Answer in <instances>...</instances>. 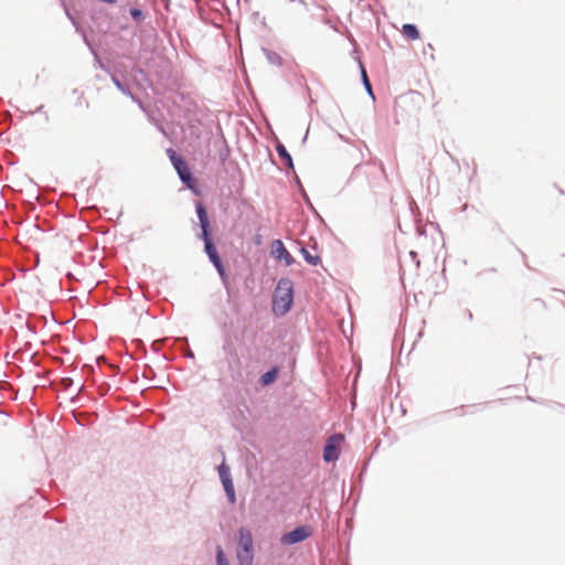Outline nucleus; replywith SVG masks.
Instances as JSON below:
<instances>
[{
    "label": "nucleus",
    "instance_id": "obj_12",
    "mask_svg": "<svg viewBox=\"0 0 565 565\" xmlns=\"http://www.w3.org/2000/svg\"><path fill=\"white\" fill-rule=\"evenodd\" d=\"M276 150L280 157V159L285 162V164L288 167V168H292L294 167V163H292V159H291V156L288 153V151L286 150L285 146L281 145V143H278L276 146Z\"/></svg>",
    "mask_w": 565,
    "mask_h": 565
},
{
    "label": "nucleus",
    "instance_id": "obj_2",
    "mask_svg": "<svg viewBox=\"0 0 565 565\" xmlns=\"http://www.w3.org/2000/svg\"><path fill=\"white\" fill-rule=\"evenodd\" d=\"M238 537V551H237V561L239 565H252L254 555H253V537L252 533L247 529H241Z\"/></svg>",
    "mask_w": 565,
    "mask_h": 565
},
{
    "label": "nucleus",
    "instance_id": "obj_9",
    "mask_svg": "<svg viewBox=\"0 0 565 565\" xmlns=\"http://www.w3.org/2000/svg\"><path fill=\"white\" fill-rule=\"evenodd\" d=\"M205 253L207 254L210 260L213 263L220 275H224V267L222 265L221 258L217 254V250L213 243H207L206 246H204Z\"/></svg>",
    "mask_w": 565,
    "mask_h": 565
},
{
    "label": "nucleus",
    "instance_id": "obj_16",
    "mask_svg": "<svg viewBox=\"0 0 565 565\" xmlns=\"http://www.w3.org/2000/svg\"><path fill=\"white\" fill-rule=\"evenodd\" d=\"M130 14L134 19H139L142 15L139 9H131Z\"/></svg>",
    "mask_w": 565,
    "mask_h": 565
},
{
    "label": "nucleus",
    "instance_id": "obj_13",
    "mask_svg": "<svg viewBox=\"0 0 565 565\" xmlns=\"http://www.w3.org/2000/svg\"><path fill=\"white\" fill-rule=\"evenodd\" d=\"M300 252L308 264L317 266L320 263V257L312 255L308 249L301 248Z\"/></svg>",
    "mask_w": 565,
    "mask_h": 565
},
{
    "label": "nucleus",
    "instance_id": "obj_4",
    "mask_svg": "<svg viewBox=\"0 0 565 565\" xmlns=\"http://www.w3.org/2000/svg\"><path fill=\"white\" fill-rule=\"evenodd\" d=\"M344 437L341 434L332 435L323 449V459L328 462L334 461L339 458L341 445Z\"/></svg>",
    "mask_w": 565,
    "mask_h": 565
},
{
    "label": "nucleus",
    "instance_id": "obj_10",
    "mask_svg": "<svg viewBox=\"0 0 565 565\" xmlns=\"http://www.w3.org/2000/svg\"><path fill=\"white\" fill-rule=\"evenodd\" d=\"M277 375H278V369L273 367L271 370L267 371L266 373H264L260 376L259 382L263 386H267L276 381Z\"/></svg>",
    "mask_w": 565,
    "mask_h": 565
},
{
    "label": "nucleus",
    "instance_id": "obj_5",
    "mask_svg": "<svg viewBox=\"0 0 565 565\" xmlns=\"http://www.w3.org/2000/svg\"><path fill=\"white\" fill-rule=\"evenodd\" d=\"M312 535V529L309 525H301L281 536V543L286 545L302 542Z\"/></svg>",
    "mask_w": 565,
    "mask_h": 565
},
{
    "label": "nucleus",
    "instance_id": "obj_11",
    "mask_svg": "<svg viewBox=\"0 0 565 565\" xmlns=\"http://www.w3.org/2000/svg\"><path fill=\"white\" fill-rule=\"evenodd\" d=\"M402 33L408 40H418L419 39V32L414 24H409V23L404 24L402 28Z\"/></svg>",
    "mask_w": 565,
    "mask_h": 565
},
{
    "label": "nucleus",
    "instance_id": "obj_1",
    "mask_svg": "<svg viewBox=\"0 0 565 565\" xmlns=\"http://www.w3.org/2000/svg\"><path fill=\"white\" fill-rule=\"evenodd\" d=\"M294 301V284L288 278H281L274 291L273 311L275 315H286Z\"/></svg>",
    "mask_w": 565,
    "mask_h": 565
},
{
    "label": "nucleus",
    "instance_id": "obj_14",
    "mask_svg": "<svg viewBox=\"0 0 565 565\" xmlns=\"http://www.w3.org/2000/svg\"><path fill=\"white\" fill-rule=\"evenodd\" d=\"M216 565H228L227 558L225 557L223 550L220 546L216 551Z\"/></svg>",
    "mask_w": 565,
    "mask_h": 565
},
{
    "label": "nucleus",
    "instance_id": "obj_8",
    "mask_svg": "<svg viewBox=\"0 0 565 565\" xmlns=\"http://www.w3.org/2000/svg\"><path fill=\"white\" fill-rule=\"evenodd\" d=\"M271 254L277 258V259H284L285 260V264L287 266H290L295 263V259L294 257L291 256V254L286 249L284 243L280 241V239H276L274 241L273 243V247H271Z\"/></svg>",
    "mask_w": 565,
    "mask_h": 565
},
{
    "label": "nucleus",
    "instance_id": "obj_6",
    "mask_svg": "<svg viewBox=\"0 0 565 565\" xmlns=\"http://www.w3.org/2000/svg\"><path fill=\"white\" fill-rule=\"evenodd\" d=\"M218 475H220L221 481L223 483L224 490H225L226 494L228 495L230 501L232 503H234L235 502V490H234V484H233V481H232V478L230 475V468L225 463H222L218 467Z\"/></svg>",
    "mask_w": 565,
    "mask_h": 565
},
{
    "label": "nucleus",
    "instance_id": "obj_17",
    "mask_svg": "<svg viewBox=\"0 0 565 565\" xmlns=\"http://www.w3.org/2000/svg\"><path fill=\"white\" fill-rule=\"evenodd\" d=\"M114 83L119 89L125 90L122 84L118 79L115 78Z\"/></svg>",
    "mask_w": 565,
    "mask_h": 565
},
{
    "label": "nucleus",
    "instance_id": "obj_18",
    "mask_svg": "<svg viewBox=\"0 0 565 565\" xmlns=\"http://www.w3.org/2000/svg\"><path fill=\"white\" fill-rule=\"evenodd\" d=\"M102 1H103V2H106V3H110V4H113V3H115V2H116V0H102Z\"/></svg>",
    "mask_w": 565,
    "mask_h": 565
},
{
    "label": "nucleus",
    "instance_id": "obj_15",
    "mask_svg": "<svg viewBox=\"0 0 565 565\" xmlns=\"http://www.w3.org/2000/svg\"><path fill=\"white\" fill-rule=\"evenodd\" d=\"M362 75H363V81H364V85L366 86V89L369 92H372L371 84H370V82L367 79V76H366V73H365L364 70L362 71Z\"/></svg>",
    "mask_w": 565,
    "mask_h": 565
},
{
    "label": "nucleus",
    "instance_id": "obj_3",
    "mask_svg": "<svg viewBox=\"0 0 565 565\" xmlns=\"http://www.w3.org/2000/svg\"><path fill=\"white\" fill-rule=\"evenodd\" d=\"M167 154L173 164L174 169L177 170L180 179L183 183H185L189 188L193 186L194 179L192 178L191 171L186 164V162L178 156V153L173 149H168Z\"/></svg>",
    "mask_w": 565,
    "mask_h": 565
},
{
    "label": "nucleus",
    "instance_id": "obj_7",
    "mask_svg": "<svg viewBox=\"0 0 565 565\" xmlns=\"http://www.w3.org/2000/svg\"><path fill=\"white\" fill-rule=\"evenodd\" d=\"M196 213L202 230L201 238L204 241V246H206L207 243H212L209 233L210 221L206 210L201 202L196 203Z\"/></svg>",
    "mask_w": 565,
    "mask_h": 565
}]
</instances>
